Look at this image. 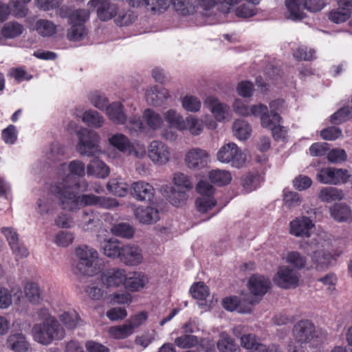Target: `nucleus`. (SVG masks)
<instances>
[{"label":"nucleus","mask_w":352,"mask_h":352,"mask_svg":"<svg viewBox=\"0 0 352 352\" xmlns=\"http://www.w3.org/2000/svg\"><path fill=\"white\" fill-rule=\"evenodd\" d=\"M88 99L91 104L99 110L104 111L108 107L107 98L97 91L90 92Z\"/></svg>","instance_id":"nucleus-60"},{"label":"nucleus","mask_w":352,"mask_h":352,"mask_svg":"<svg viewBox=\"0 0 352 352\" xmlns=\"http://www.w3.org/2000/svg\"><path fill=\"white\" fill-rule=\"evenodd\" d=\"M34 28L37 33L43 37H50L56 33V25L47 19H38Z\"/></svg>","instance_id":"nucleus-42"},{"label":"nucleus","mask_w":352,"mask_h":352,"mask_svg":"<svg viewBox=\"0 0 352 352\" xmlns=\"http://www.w3.org/2000/svg\"><path fill=\"white\" fill-rule=\"evenodd\" d=\"M9 349L15 352H26L30 348V344L25 336L21 333L10 334L6 341Z\"/></svg>","instance_id":"nucleus-31"},{"label":"nucleus","mask_w":352,"mask_h":352,"mask_svg":"<svg viewBox=\"0 0 352 352\" xmlns=\"http://www.w3.org/2000/svg\"><path fill=\"white\" fill-rule=\"evenodd\" d=\"M67 168L69 170V173L63 176L62 181L57 182L54 186H62L69 175H72L78 182L76 177H82L85 175V164L80 160H73L68 166L66 164L61 165V170L64 171Z\"/></svg>","instance_id":"nucleus-30"},{"label":"nucleus","mask_w":352,"mask_h":352,"mask_svg":"<svg viewBox=\"0 0 352 352\" xmlns=\"http://www.w3.org/2000/svg\"><path fill=\"white\" fill-rule=\"evenodd\" d=\"M99 223L98 215L93 210L82 212L80 219L78 221V226L82 231H93Z\"/></svg>","instance_id":"nucleus-33"},{"label":"nucleus","mask_w":352,"mask_h":352,"mask_svg":"<svg viewBox=\"0 0 352 352\" xmlns=\"http://www.w3.org/2000/svg\"><path fill=\"white\" fill-rule=\"evenodd\" d=\"M107 188L112 194L124 197L127 194L129 186L121 179H113L108 182Z\"/></svg>","instance_id":"nucleus-53"},{"label":"nucleus","mask_w":352,"mask_h":352,"mask_svg":"<svg viewBox=\"0 0 352 352\" xmlns=\"http://www.w3.org/2000/svg\"><path fill=\"white\" fill-rule=\"evenodd\" d=\"M292 335L296 343L288 346L289 352H305L304 344L311 343L317 338L316 327L309 320H301L293 327Z\"/></svg>","instance_id":"nucleus-5"},{"label":"nucleus","mask_w":352,"mask_h":352,"mask_svg":"<svg viewBox=\"0 0 352 352\" xmlns=\"http://www.w3.org/2000/svg\"><path fill=\"white\" fill-rule=\"evenodd\" d=\"M314 226L311 217L304 215L297 217L289 222V233L296 237H309Z\"/></svg>","instance_id":"nucleus-16"},{"label":"nucleus","mask_w":352,"mask_h":352,"mask_svg":"<svg viewBox=\"0 0 352 352\" xmlns=\"http://www.w3.org/2000/svg\"><path fill=\"white\" fill-rule=\"evenodd\" d=\"M262 177L257 173H248L242 178L241 184L247 192H251L260 186Z\"/></svg>","instance_id":"nucleus-54"},{"label":"nucleus","mask_w":352,"mask_h":352,"mask_svg":"<svg viewBox=\"0 0 352 352\" xmlns=\"http://www.w3.org/2000/svg\"><path fill=\"white\" fill-rule=\"evenodd\" d=\"M148 155L154 164L164 165L170 159V151L169 147L163 142L153 140L148 147Z\"/></svg>","instance_id":"nucleus-15"},{"label":"nucleus","mask_w":352,"mask_h":352,"mask_svg":"<svg viewBox=\"0 0 352 352\" xmlns=\"http://www.w3.org/2000/svg\"><path fill=\"white\" fill-rule=\"evenodd\" d=\"M164 122H166L170 128L181 131L184 127L183 124L185 118L178 111L174 109H169L163 113Z\"/></svg>","instance_id":"nucleus-35"},{"label":"nucleus","mask_w":352,"mask_h":352,"mask_svg":"<svg viewBox=\"0 0 352 352\" xmlns=\"http://www.w3.org/2000/svg\"><path fill=\"white\" fill-rule=\"evenodd\" d=\"M74 240V233L65 230L58 232L54 238V243L62 248L69 246Z\"/></svg>","instance_id":"nucleus-59"},{"label":"nucleus","mask_w":352,"mask_h":352,"mask_svg":"<svg viewBox=\"0 0 352 352\" xmlns=\"http://www.w3.org/2000/svg\"><path fill=\"white\" fill-rule=\"evenodd\" d=\"M285 261L294 267V270H302L307 265V259L297 251L289 252L285 256Z\"/></svg>","instance_id":"nucleus-48"},{"label":"nucleus","mask_w":352,"mask_h":352,"mask_svg":"<svg viewBox=\"0 0 352 352\" xmlns=\"http://www.w3.org/2000/svg\"><path fill=\"white\" fill-rule=\"evenodd\" d=\"M111 232L116 236L126 239L133 237L134 234L133 228L126 223H120L114 225L111 228Z\"/></svg>","instance_id":"nucleus-61"},{"label":"nucleus","mask_w":352,"mask_h":352,"mask_svg":"<svg viewBox=\"0 0 352 352\" xmlns=\"http://www.w3.org/2000/svg\"><path fill=\"white\" fill-rule=\"evenodd\" d=\"M60 321L69 329L76 328L80 322V318L75 310L63 311L58 315Z\"/></svg>","instance_id":"nucleus-41"},{"label":"nucleus","mask_w":352,"mask_h":352,"mask_svg":"<svg viewBox=\"0 0 352 352\" xmlns=\"http://www.w3.org/2000/svg\"><path fill=\"white\" fill-rule=\"evenodd\" d=\"M216 157L219 162L229 164L236 168L244 166L247 160L246 155L234 142H229L221 146Z\"/></svg>","instance_id":"nucleus-7"},{"label":"nucleus","mask_w":352,"mask_h":352,"mask_svg":"<svg viewBox=\"0 0 352 352\" xmlns=\"http://www.w3.org/2000/svg\"><path fill=\"white\" fill-rule=\"evenodd\" d=\"M352 118V107L346 106L340 108L331 116L330 122L333 124H340Z\"/></svg>","instance_id":"nucleus-57"},{"label":"nucleus","mask_w":352,"mask_h":352,"mask_svg":"<svg viewBox=\"0 0 352 352\" xmlns=\"http://www.w3.org/2000/svg\"><path fill=\"white\" fill-rule=\"evenodd\" d=\"M36 320L39 322L35 323L32 328L33 339L43 345H49L54 340H62L65 337V329L52 316L47 308H39L36 313Z\"/></svg>","instance_id":"nucleus-2"},{"label":"nucleus","mask_w":352,"mask_h":352,"mask_svg":"<svg viewBox=\"0 0 352 352\" xmlns=\"http://www.w3.org/2000/svg\"><path fill=\"white\" fill-rule=\"evenodd\" d=\"M148 276L141 272H133L126 275L124 287L131 292H138L148 283Z\"/></svg>","instance_id":"nucleus-21"},{"label":"nucleus","mask_w":352,"mask_h":352,"mask_svg":"<svg viewBox=\"0 0 352 352\" xmlns=\"http://www.w3.org/2000/svg\"><path fill=\"white\" fill-rule=\"evenodd\" d=\"M209 179L219 186H225L230 183L232 176L229 171L225 170H212L209 173Z\"/></svg>","instance_id":"nucleus-51"},{"label":"nucleus","mask_w":352,"mask_h":352,"mask_svg":"<svg viewBox=\"0 0 352 352\" xmlns=\"http://www.w3.org/2000/svg\"><path fill=\"white\" fill-rule=\"evenodd\" d=\"M96 8L97 16L102 21L114 19L119 11V6L110 1L102 2V3L97 5Z\"/></svg>","instance_id":"nucleus-29"},{"label":"nucleus","mask_w":352,"mask_h":352,"mask_svg":"<svg viewBox=\"0 0 352 352\" xmlns=\"http://www.w3.org/2000/svg\"><path fill=\"white\" fill-rule=\"evenodd\" d=\"M173 183L174 184L173 188H175L177 190H186V192L193 188L190 177L180 172L173 175Z\"/></svg>","instance_id":"nucleus-50"},{"label":"nucleus","mask_w":352,"mask_h":352,"mask_svg":"<svg viewBox=\"0 0 352 352\" xmlns=\"http://www.w3.org/2000/svg\"><path fill=\"white\" fill-rule=\"evenodd\" d=\"M90 12L87 9H78L68 16V23L71 27L67 30V36L69 41H77L85 38L87 30L85 23L89 20Z\"/></svg>","instance_id":"nucleus-6"},{"label":"nucleus","mask_w":352,"mask_h":352,"mask_svg":"<svg viewBox=\"0 0 352 352\" xmlns=\"http://www.w3.org/2000/svg\"><path fill=\"white\" fill-rule=\"evenodd\" d=\"M122 246L117 239H111L107 241H104L101 243V249L103 254L109 258H120L122 252Z\"/></svg>","instance_id":"nucleus-37"},{"label":"nucleus","mask_w":352,"mask_h":352,"mask_svg":"<svg viewBox=\"0 0 352 352\" xmlns=\"http://www.w3.org/2000/svg\"><path fill=\"white\" fill-rule=\"evenodd\" d=\"M331 217L337 222H352V210L345 203H337L329 208Z\"/></svg>","instance_id":"nucleus-22"},{"label":"nucleus","mask_w":352,"mask_h":352,"mask_svg":"<svg viewBox=\"0 0 352 352\" xmlns=\"http://www.w3.org/2000/svg\"><path fill=\"white\" fill-rule=\"evenodd\" d=\"M105 111L109 119L113 123L124 124L126 122V115L120 102H115L109 104Z\"/></svg>","instance_id":"nucleus-32"},{"label":"nucleus","mask_w":352,"mask_h":352,"mask_svg":"<svg viewBox=\"0 0 352 352\" xmlns=\"http://www.w3.org/2000/svg\"><path fill=\"white\" fill-rule=\"evenodd\" d=\"M75 254L77 258L76 272L91 276L102 270V262L94 248L82 245L76 248Z\"/></svg>","instance_id":"nucleus-3"},{"label":"nucleus","mask_w":352,"mask_h":352,"mask_svg":"<svg viewBox=\"0 0 352 352\" xmlns=\"http://www.w3.org/2000/svg\"><path fill=\"white\" fill-rule=\"evenodd\" d=\"M180 102L182 108L188 112H198L201 107V102L199 98L192 95L188 94L182 97Z\"/></svg>","instance_id":"nucleus-52"},{"label":"nucleus","mask_w":352,"mask_h":352,"mask_svg":"<svg viewBox=\"0 0 352 352\" xmlns=\"http://www.w3.org/2000/svg\"><path fill=\"white\" fill-rule=\"evenodd\" d=\"M134 215L135 219L143 224H152L160 219L158 210L151 206L136 208Z\"/></svg>","instance_id":"nucleus-26"},{"label":"nucleus","mask_w":352,"mask_h":352,"mask_svg":"<svg viewBox=\"0 0 352 352\" xmlns=\"http://www.w3.org/2000/svg\"><path fill=\"white\" fill-rule=\"evenodd\" d=\"M23 31V27L17 22H9L3 26L1 34L6 38H14L20 36Z\"/></svg>","instance_id":"nucleus-55"},{"label":"nucleus","mask_w":352,"mask_h":352,"mask_svg":"<svg viewBox=\"0 0 352 352\" xmlns=\"http://www.w3.org/2000/svg\"><path fill=\"white\" fill-rule=\"evenodd\" d=\"M350 175L346 169L326 167L316 174V179L322 184L338 185L346 183Z\"/></svg>","instance_id":"nucleus-11"},{"label":"nucleus","mask_w":352,"mask_h":352,"mask_svg":"<svg viewBox=\"0 0 352 352\" xmlns=\"http://www.w3.org/2000/svg\"><path fill=\"white\" fill-rule=\"evenodd\" d=\"M204 104L210 109L215 119L221 122L231 118V111L230 107L221 102L219 99L213 96L208 97Z\"/></svg>","instance_id":"nucleus-17"},{"label":"nucleus","mask_w":352,"mask_h":352,"mask_svg":"<svg viewBox=\"0 0 352 352\" xmlns=\"http://www.w3.org/2000/svg\"><path fill=\"white\" fill-rule=\"evenodd\" d=\"M287 8L286 17L292 21H300L305 17V10L311 12L320 11L322 3H318L315 6H307L306 0H285Z\"/></svg>","instance_id":"nucleus-10"},{"label":"nucleus","mask_w":352,"mask_h":352,"mask_svg":"<svg viewBox=\"0 0 352 352\" xmlns=\"http://www.w3.org/2000/svg\"><path fill=\"white\" fill-rule=\"evenodd\" d=\"M283 197V204L288 208L298 207L302 202V197L299 193L288 189H284Z\"/></svg>","instance_id":"nucleus-56"},{"label":"nucleus","mask_w":352,"mask_h":352,"mask_svg":"<svg viewBox=\"0 0 352 352\" xmlns=\"http://www.w3.org/2000/svg\"><path fill=\"white\" fill-rule=\"evenodd\" d=\"M300 274L288 266H280L274 277V283L281 288L288 289L298 285Z\"/></svg>","instance_id":"nucleus-14"},{"label":"nucleus","mask_w":352,"mask_h":352,"mask_svg":"<svg viewBox=\"0 0 352 352\" xmlns=\"http://www.w3.org/2000/svg\"><path fill=\"white\" fill-rule=\"evenodd\" d=\"M233 132L237 139L245 140L250 136L252 128L246 121L239 119L233 124Z\"/></svg>","instance_id":"nucleus-46"},{"label":"nucleus","mask_w":352,"mask_h":352,"mask_svg":"<svg viewBox=\"0 0 352 352\" xmlns=\"http://www.w3.org/2000/svg\"><path fill=\"white\" fill-rule=\"evenodd\" d=\"M126 271L121 268L107 270L101 275V280L107 287H118L125 285Z\"/></svg>","instance_id":"nucleus-18"},{"label":"nucleus","mask_w":352,"mask_h":352,"mask_svg":"<svg viewBox=\"0 0 352 352\" xmlns=\"http://www.w3.org/2000/svg\"><path fill=\"white\" fill-rule=\"evenodd\" d=\"M170 97L169 91L165 88H158L157 86L151 87L145 94L147 103L152 106H160L166 99Z\"/></svg>","instance_id":"nucleus-27"},{"label":"nucleus","mask_w":352,"mask_h":352,"mask_svg":"<svg viewBox=\"0 0 352 352\" xmlns=\"http://www.w3.org/2000/svg\"><path fill=\"white\" fill-rule=\"evenodd\" d=\"M188 199L187 192L186 190H177L173 188L170 195H168V201L175 206H183Z\"/></svg>","instance_id":"nucleus-62"},{"label":"nucleus","mask_w":352,"mask_h":352,"mask_svg":"<svg viewBox=\"0 0 352 352\" xmlns=\"http://www.w3.org/2000/svg\"><path fill=\"white\" fill-rule=\"evenodd\" d=\"M293 56L298 60L309 61L316 58V51L306 46H300L293 52Z\"/></svg>","instance_id":"nucleus-63"},{"label":"nucleus","mask_w":352,"mask_h":352,"mask_svg":"<svg viewBox=\"0 0 352 352\" xmlns=\"http://www.w3.org/2000/svg\"><path fill=\"white\" fill-rule=\"evenodd\" d=\"M24 292L26 298L32 304L38 305L42 300V293L38 285L35 283H28Z\"/></svg>","instance_id":"nucleus-49"},{"label":"nucleus","mask_w":352,"mask_h":352,"mask_svg":"<svg viewBox=\"0 0 352 352\" xmlns=\"http://www.w3.org/2000/svg\"><path fill=\"white\" fill-rule=\"evenodd\" d=\"M131 188L133 197L139 201H151L154 197V188L146 182L138 181L134 182Z\"/></svg>","instance_id":"nucleus-23"},{"label":"nucleus","mask_w":352,"mask_h":352,"mask_svg":"<svg viewBox=\"0 0 352 352\" xmlns=\"http://www.w3.org/2000/svg\"><path fill=\"white\" fill-rule=\"evenodd\" d=\"M79 188V183L69 175L62 186H54L52 192L56 195L64 210L74 212L85 206H98V196L93 194L78 195L74 189Z\"/></svg>","instance_id":"nucleus-1"},{"label":"nucleus","mask_w":352,"mask_h":352,"mask_svg":"<svg viewBox=\"0 0 352 352\" xmlns=\"http://www.w3.org/2000/svg\"><path fill=\"white\" fill-rule=\"evenodd\" d=\"M1 232L6 237L12 254L16 260L27 258L29 250L19 239V234L11 227L1 228Z\"/></svg>","instance_id":"nucleus-12"},{"label":"nucleus","mask_w":352,"mask_h":352,"mask_svg":"<svg viewBox=\"0 0 352 352\" xmlns=\"http://www.w3.org/2000/svg\"><path fill=\"white\" fill-rule=\"evenodd\" d=\"M318 197L322 202L331 203L342 200L344 198V193L342 189L327 186L320 190Z\"/></svg>","instance_id":"nucleus-34"},{"label":"nucleus","mask_w":352,"mask_h":352,"mask_svg":"<svg viewBox=\"0 0 352 352\" xmlns=\"http://www.w3.org/2000/svg\"><path fill=\"white\" fill-rule=\"evenodd\" d=\"M52 186L50 188V192L39 197L36 203L35 210L41 216L52 214L56 208V202L52 198V195L56 197L51 191Z\"/></svg>","instance_id":"nucleus-25"},{"label":"nucleus","mask_w":352,"mask_h":352,"mask_svg":"<svg viewBox=\"0 0 352 352\" xmlns=\"http://www.w3.org/2000/svg\"><path fill=\"white\" fill-rule=\"evenodd\" d=\"M19 292L21 293L19 287L8 288L0 286V309H8L12 303L13 294L16 295Z\"/></svg>","instance_id":"nucleus-40"},{"label":"nucleus","mask_w":352,"mask_h":352,"mask_svg":"<svg viewBox=\"0 0 352 352\" xmlns=\"http://www.w3.org/2000/svg\"><path fill=\"white\" fill-rule=\"evenodd\" d=\"M142 118L145 122L146 130H160L164 126L163 115L153 109H146L142 113Z\"/></svg>","instance_id":"nucleus-28"},{"label":"nucleus","mask_w":352,"mask_h":352,"mask_svg":"<svg viewBox=\"0 0 352 352\" xmlns=\"http://www.w3.org/2000/svg\"><path fill=\"white\" fill-rule=\"evenodd\" d=\"M77 135L79 142L76 148L80 155L90 157L101 152L99 146L100 137L96 132L82 128Z\"/></svg>","instance_id":"nucleus-8"},{"label":"nucleus","mask_w":352,"mask_h":352,"mask_svg":"<svg viewBox=\"0 0 352 352\" xmlns=\"http://www.w3.org/2000/svg\"><path fill=\"white\" fill-rule=\"evenodd\" d=\"M87 173L103 179L109 175V168L103 162L96 158L87 166Z\"/></svg>","instance_id":"nucleus-38"},{"label":"nucleus","mask_w":352,"mask_h":352,"mask_svg":"<svg viewBox=\"0 0 352 352\" xmlns=\"http://www.w3.org/2000/svg\"><path fill=\"white\" fill-rule=\"evenodd\" d=\"M124 124L131 135H138L141 133L146 132L145 123L143 122L140 117L136 116H131L129 120L126 119Z\"/></svg>","instance_id":"nucleus-47"},{"label":"nucleus","mask_w":352,"mask_h":352,"mask_svg":"<svg viewBox=\"0 0 352 352\" xmlns=\"http://www.w3.org/2000/svg\"><path fill=\"white\" fill-rule=\"evenodd\" d=\"M210 159V154L206 150L195 147L186 153L184 162L190 169L198 170L206 167Z\"/></svg>","instance_id":"nucleus-13"},{"label":"nucleus","mask_w":352,"mask_h":352,"mask_svg":"<svg viewBox=\"0 0 352 352\" xmlns=\"http://www.w3.org/2000/svg\"><path fill=\"white\" fill-rule=\"evenodd\" d=\"M110 144L122 153H126L130 155L141 157L144 155L145 151L144 149L140 153L133 148V145L129 139L123 134L116 133L109 138Z\"/></svg>","instance_id":"nucleus-19"},{"label":"nucleus","mask_w":352,"mask_h":352,"mask_svg":"<svg viewBox=\"0 0 352 352\" xmlns=\"http://www.w3.org/2000/svg\"><path fill=\"white\" fill-rule=\"evenodd\" d=\"M217 347L220 352H234L237 349V344L228 333L223 331L219 334Z\"/></svg>","instance_id":"nucleus-45"},{"label":"nucleus","mask_w":352,"mask_h":352,"mask_svg":"<svg viewBox=\"0 0 352 352\" xmlns=\"http://www.w3.org/2000/svg\"><path fill=\"white\" fill-rule=\"evenodd\" d=\"M234 111L242 116L253 115L259 116L262 126H270L272 124L270 120V115L267 113V107L263 104H255L249 107L248 105L241 99H236L232 104Z\"/></svg>","instance_id":"nucleus-9"},{"label":"nucleus","mask_w":352,"mask_h":352,"mask_svg":"<svg viewBox=\"0 0 352 352\" xmlns=\"http://www.w3.org/2000/svg\"><path fill=\"white\" fill-rule=\"evenodd\" d=\"M183 126L184 127L180 131H187L190 134L195 136L200 135L204 128L203 120L192 115H189L185 118Z\"/></svg>","instance_id":"nucleus-36"},{"label":"nucleus","mask_w":352,"mask_h":352,"mask_svg":"<svg viewBox=\"0 0 352 352\" xmlns=\"http://www.w3.org/2000/svg\"><path fill=\"white\" fill-rule=\"evenodd\" d=\"M310 245L314 250L311 256L318 268L328 267L342 254L340 250H332L330 241L320 234L311 239Z\"/></svg>","instance_id":"nucleus-4"},{"label":"nucleus","mask_w":352,"mask_h":352,"mask_svg":"<svg viewBox=\"0 0 352 352\" xmlns=\"http://www.w3.org/2000/svg\"><path fill=\"white\" fill-rule=\"evenodd\" d=\"M270 115V120L272 124L270 126L263 127L270 129L272 131V135L276 140L284 139L287 134V129L285 127L278 124L281 120V117L278 113H272Z\"/></svg>","instance_id":"nucleus-39"},{"label":"nucleus","mask_w":352,"mask_h":352,"mask_svg":"<svg viewBox=\"0 0 352 352\" xmlns=\"http://www.w3.org/2000/svg\"><path fill=\"white\" fill-rule=\"evenodd\" d=\"M199 341L197 336L190 334H184L175 340V344L181 349H189L196 346Z\"/></svg>","instance_id":"nucleus-58"},{"label":"nucleus","mask_w":352,"mask_h":352,"mask_svg":"<svg viewBox=\"0 0 352 352\" xmlns=\"http://www.w3.org/2000/svg\"><path fill=\"white\" fill-rule=\"evenodd\" d=\"M108 332L111 338L119 340L125 339L134 333L127 321L122 324L110 327Z\"/></svg>","instance_id":"nucleus-44"},{"label":"nucleus","mask_w":352,"mask_h":352,"mask_svg":"<svg viewBox=\"0 0 352 352\" xmlns=\"http://www.w3.org/2000/svg\"><path fill=\"white\" fill-rule=\"evenodd\" d=\"M271 282L269 278L258 274L252 275L248 281V287L254 296H263L270 289Z\"/></svg>","instance_id":"nucleus-20"},{"label":"nucleus","mask_w":352,"mask_h":352,"mask_svg":"<svg viewBox=\"0 0 352 352\" xmlns=\"http://www.w3.org/2000/svg\"><path fill=\"white\" fill-rule=\"evenodd\" d=\"M173 6L177 12L181 15L186 16L192 14L195 8L191 0H173Z\"/></svg>","instance_id":"nucleus-64"},{"label":"nucleus","mask_w":352,"mask_h":352,"mask_svg":"<svg viewBox=\"0 0 352 352\" xmlns=\"http://www.w3.org/2000/svg\"><path fill=\"white\" fill-rule=\"evenodd\" d=\"M120 260L126 265H138L143 261L142 250L136 245H125L122 248Z\"/></svg>","instance_id":"nucleus-24"},{"label":"nucleus","mask_w":352,"mask_h":352,"mask_svg":"<svg viewBox=\"0 0 352 352\" xmlns=\"http://www.w3.org/2000/svg\"><path fill=\"white\" fill-rule=\"evenodd\" d=\"M82 122L89 127L100 128L104 123L103 117L95 110H87L82 116Z\"/></svg>","instance_id":"nucleus-43"}]
</instances>
